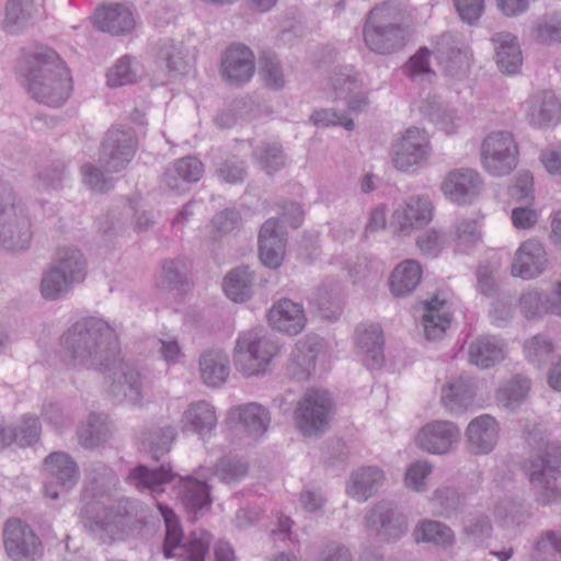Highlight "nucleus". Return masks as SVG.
I'll return each mask as SVG.
<instances>
[{"mask_svg": "<svg viewBox=\"0 0 561 561\" xmlns=\"http://www.w3.org/2000/svg\"><path fill=\"white\" fill-rule=\"evenodd\" d=\"M30 19L31 13L21 0L7 1L4 27L9 33H18Z\"/></svg>", "mask_w": 561, "mask_h": 561, "instance_id": "nucleus-60", "label": "nucleus"}, {"mask_svg": "<svg viewBox=\"0 0 561 561\" xmlns=\"http://www.w3.org/2000/svg\"><path fill=\"white\" fill-rule=\"evenodd\" d=\"M548 259L543 245L534 239L523 242L515 253L512 275L523 279L539 276L546 268Z\"/></svg>", "mask_w": 561, "mask_h": 561, "instance_id": "nucleus-21", "label": "nucleus"}, {"mask_svg": "<svg viewBox=\"0 0 561 561\" xmlns=\"http://www.w3.org/2000/svg\"><path fill=\"white\" fill-rule=\"evenodd\" d=\"M60 343L73 366L88 369H110L121 355L115 330L105 320L96 317L76 321L61 335Z\"/></svg>", "mask_w": 561, "mask_h": 561, "instance_id": "nucleus-2", "label": "nucleus"}, {"mask_svg": "<svg viewBox=\"0 0 561 561\" xmlns=\"http://www.w3.org/2000/svg\"><path fill=\"white\" fill-rule=\"evenodd\" d=\"M110 433L106 417L98 413H90L87 421L77 431L79 443L84 448H95L104 444L108 439Z\"/></svg>", "mask_w": 561, "mask_h": 561, "instance_id": "nucleus-41", "label": "nucleus"}, {"mask_svg": "<svg viewBox=\"0 0 561 561\" xmlns=\"http://www.w3.org/2000/svg\"><path fill=\"white\" fill-rule=\"evenodd\" d=\"M431 152L425 130L410 127L392 147V162L399 171H410L427 160Z\"/></svg>", "mask_w": 561, "mask_h": 561, "instance_id": "nucleus-16", "label": "nucleus"}, {"mask_svg": "<svg viewBox=\"0 0 561 561\" xmlns=\"http://www.w3.org/2000/svg\"><path fill=\"white\" fill-rule=\"evenodd\" d=\"M96 25L103 32L121 35L134 30L135 20L127 7L115 3L98 10Z\"/></svg>", "mask_w": 561, "mask_h": 561, "instance_id": "nucleus-31", "label": "nucleus"}, {"mask_svg": "<svg viewBox=\"0 0 561 561\" xmlns=\"http://www.w3.org/2000/svg\"><path fill=\"white\" fill-rule=\"evenodd\" d=\"M383 472L377 467L363 468L352 474V484L347 492L359 502L366 501L379 488Z\"/></svg>", "mask_w": 561, "mask_h": 561, "instance_id": "nucleus-40", "label": "nucleus"}, {"mask_svg": "<svg viewBox=\"0 0 561 561\" xmlns=\"http://www.w3.org/2000/svg\"><path fill=\"white\" fill-rule=\"evenodd\" d=\"M524 351L528 362L539 368L551 359L554 346L550 339L537 334L525 342Z\"/></svg>", "mask_w": 561, "mask_h": 561, "instance_id": "nucleus-53", "label": "nucleus"}, {"mask_svg": "<svg viewBox=\"0 0 561 561\" xmlns=\"http://www.w3.org/2000/svg\"><path fill=\"white\" fill-rule=\"evenodd\" d=\"M3 545L8 557L13 561L34 557L42 546L31 526L19 518H10L5 522Z\"/></svg>", "mask_w": 561, "mask_h": 561, "instance_id": "nucleus-18", "label": "nucleus"}, {"mask_svg": "<svg viewBox=\"0 0 561 561\" xmlns=\"http://www.w3.org/2000/svg\"><path fill=\"white\" fill-rule=\"evenodd\" d=\"M402 231L427 225L433 217V205L427 196H412L405 203L402 213H397Z\"/></svg>", "mask_w": 561, "mask_h": 561, "instance_id": "nucleus-36", "label": "nucleus"}, {"mask_svg": "<svg viewBox=\"0 0 561 561\" xmlns=\"http://www.w3.org/2000/svg\"><path fill=\"white\" fill-rule=\"evenodd\" d=\"M422 321L425 337L428 341H436L442 339L446 330L449 328L451 314L449 312L424 313Z\"/></svg>", "mask_w": 561, "mask_h": 561, "instance_id": "nucleus-62", "label": "nucleus"}, {"mask_svg": "<svg viewBox=\"0 0 561 561\" xmlns=\"http://www.w3.org/2000/svg\"><path fill=\"white\" fill-rule=\"evenodd\" d=\"M484 169L493 176L510 174L517 165L518 148L508 131L491 133L482 142Z\"/></svg>", "mask_w": 561, "mask_h": 561, "instance_id": "nucleus-12", "label": "nucleus"}, {"mask_svg": "<svg viewBox=\"0 0 561 561\" xmlns=\"http://www.w3.org/2000/svg\"><path fill=\"white\" fill-rule=\"evenodd\" d=\"M255 273L248 265L231 270L224 278L222 288L226 296L234 302H244L253 295Z\"/></svg>", "mask_w": 561, "mask_h": 561, "instance_id": "nucleus-34", "label": "nucleus"}, {"mask_svg": "<svg viewBox=\"0 0 561 561\" xmlns=\"http://www.w3.org/2000/svg\"><path fill=\"white\" fill-rule=\"evenodd\" d=\"M176 437V430L172 425L153 427L142 434L141 446L150 457L159 461L168 454Z\"/></svg>", "mask_w": 561, "mask_h": 561, "instance_id": "nucleus-39", "label": "nucleus"}, {"mask_svg": "<svg viewBox=\"0 0 561 561\" xmlns=\"http://www.w3.org/2000/svg\"><path fill=\"white\" fill-rule=\"evenodd\" d=\"M495 61L499 69L506 75H515L523 65V55L516 36L500 32L493 35Z\"/></svg>", "mask_w": 561, "mask_h": 561, "instance_id": "nucleus-29", "label": "nucleus"}, {"mask_svg": "<svg viewBox=\"0 0 561 561\" xmlns=\"http://www.w3.org/2000/svg\"><path fill=\"white\" fill-rule=\"evenodd\" d=\"M45 484L47 497L59 499L68 493L79 481V467L77 462L64 451H53L44 459Z\"/></svg>", "mask_w": 561, "mask_h": 561, "instance_id": "nucleus-15", "label": "nucleus"}, {"mask_svg": "<svg viewBox=\"0 0 561 561\" xmlns=\"http://www.w3.org/2000/svg\"><path fill=\"white\" fill-rule=\"evenodd\" d=\"M234 350L236 367L245 376L264 374L272 358L278 353L275 343L253 330L239 335Z\"/></svg>", "mask_w": 561, "mask_h": 561, "instance_id": "nucleus-9", "label": "nucleus"}, {"mask_svg": "<svg viewBox=\"0 0 561 561\" xmlns=\"http://www.w3.org/2000/svg\"><path fill=\"white\" fill-rule=\"evenodd\" d=\"M204 173V164L195 157L187 156L178 159L162 174V183L176 193H183L187 184L196 183Z\"/></svg>", "mask_w": 561, "mask_h": 561, "instance_id": "nucleus-24", "label": "nucleus"}, {"mask_svg": "<svg viewBox=\"0 0 561 561\" xmlns=\"http://www.w3.org/2000/svg\"><path fill=\"white\" fill-rule=\"evenodd\" d=\"M181 501L190 513L208 510L211 505L210 488L205 481L188 478L183 484Z\"/></svg>", "mask_w": 561, "mask_h": 561, "instance_id": "nucleus-43", "label": "nucleus"}, {"mask_svg": "<svg viewBox=\"0 0 561 561\" xmlns=\"http://www.w3.org/2000/svg\"><path fill=\"white\" fill-rule=\"evenodd\" d=\"M431 50L423 46L411 56L402 67L403 73L411 80H416L424 76H435V72L430 66Z\"/></svg>", "mask_w": 561, "mask_h": 561, "instance_id": "nucleus-59", "label": "nucleus"}, {"mask_svg": "<svg viewBox=\"0 0 561 561\" xmlns=\"http://www.w3.org/2000/svg\"><path fill=\"white\" fill-rule=\"evenodd\" d=\"M66 178V164L62 161H55L37 173L36 187L44 192L57 191L62 187Z\"/></svg>", "mask_w": 561, "mask_h": 561, "instance_id": "nucleus-55", "label": "nucleus"}, {"mask_svg": "<svg viewBox=\"0 0 561 561\" xmlns=\"http://www.w3.org/2000/svg\"><path fill=\"white\" fill-rule=\"evenodd\" d=\"M473 391L463 380H455L442 388V403L450 412H461L472 404Z\"/></svg>", "mask_w": 561, "mask_h": 561, "instance_id": "nucleus-45", "label": "nucleus"}, {"mask_svg": "<svg viewBox=\"0 0 561 561\" xmlns=\"http://www.w3.org/2000/svg\"><path fill=\"white\" fill-rule=\"evenodd\" d=\"M531 381L523 375L514 376L499 391L501 402L508 409H516L526 399Z\"/></svg>", "mask_w": 561, "mask_h": 561, "instance_id": "nucleus-48", "label": "nucleus"}, {"mask_svg": "<svg viewBox=\"0 0 561 561\" xmlns=\"http://www.w3.org/2000/svg\"><path fill=\"white\" fill-rule=\"evenodd\" d=\"M422 278V266L417 261L407 260L391 273L390 291L396 297H405L414 291Z\"/></svg>", "mask_w": 561, "mask_h": 561, "instance_id": "nucleus-35", "label": "nucleus"}, {"mask_svg": "<svg viewBox=\"0 0 561 561\" xmlns=\"http://www.w3.org/2000/svg\"><path fill=\"white\" fill-rule=\"evenodd\" d=\"M267 318L273 329L288 335L299 334L307 323L302 305L288 298L276 301L270 309Z\"/></svg>", "mask_w": 561, "mask_h": 561, "instance_id": "nucleus-23", "label": "nucleus"}, {"mask_svg": "<svg viewBox=\"0 0 561 561\" xmlns=\"http://www.w3.org/2000/svg\"><path fill=\"white\" fill-rule=\"evenodd\" d=\"M201 378L208 387H220L230 373L228 355L220 350H207L199 357Z\"/></svg>", "mask_w": 561, "mask_h": 561, "instance_id": "nucleus-30", "label": "nucleus"}, {"mask_svg": "<svg viewBox=\"0 0 561 561\" xmlns=\"http://www.w3.org/2000/svg\"><path fill=\"white\" fill-rule=\"evenodd\" d=\"M333 411L334 401L328 391L308 390L295 410L296 425L307 436L322 434L329 426Z\"/></svg>", "mask_w": 561, "mask_h": 561, "instance_id": "nucleus-10", "label": "nucleus"}, {"mask_svg": "<svg viewBox=\"0 0 561 561\" xmlns=\"http://www.w3.org/2000/svg\"><path fill=\"white\" fill-rule=\"evenodd\" d=\"M466 434L474 454H489L497 443L499 424L493 416L482 414L468 424Z\"/></svg>", "mask_w": 561, "mask_h": 561, "instance_id": "nucleus-26", "label": "nucleus"}, {"mask_svg": "<svg viewBox=\"0 0 561 561\" xmlns=\"http://www.w3.org/2000/svg\"><path fill=\"white\" fill-rule=\"evenodd\" d=\"M526 473L539 504L546 506L561 502V443H548L542 450L531 456Z\"/></svg>", "mask_w": 561, "mask_h": 561, "instance_id": "nucleus-6", "label": "nucleus"}, {"mask_svg": "<svg viewBox=\"0 0 561 561\" xmlns=\"http://www.w3.org/2000/svg\"><path fill=\"white\" fill-rule=\"evenodd\" d=\"M183 431H191L201 437L209 434L217 424L214 407L205 400L193 402L183 413Z\"/></svg>", "mask_w": 561, "mask_h": 561, "instance_id": "nucleus-33", "label": "nucleus"}, {"mask_svg": "<svg viewBox=\"0 0 561 561\" xmlns=\"http://www.w3.org/2000/svg\"><path fill=\"white\" fill-rule=\"evenodd\" d=\"M214 167L218 181L225 184H242L249 175L247 160L234 153L219 158L215 161Z\"/></svg>", "mask_w": 561, "mask_h": 561, "instance_id": "nucleus-42", "label": "nucleus"}, {"mask_svg": "<svg viewBox=\"0 0 561 561\" xmlns=\"http://www.w3.org/2000/svg\"><path fill=\"white\" fill-rule=\"evenodd\" d=\"M249 471L247 461L237 457H222L216 465L215 476L222 482L230 484L241 481Z\"/></svg>", "mask_w": 561, "mask_h": 561, "instance_id": "nucleus-54", "label": "nucleus"}, {"mask_svg": "<svg viewBox=\"0 0 561 561\" xmlns=\"http://www.w3.org/2000/svg\"><path fill=\"white\" fill-rule=\"evenodd\" d=\"M24 85L32 99L48 106L62 105L72 90L70 70L49 47H37L21 69Z\"/></svg>", "mask_w": 561, "mask_h": 561, "instance_id": "nucleus-3", "label": "nucleus"}, {"mask_svg": "<svg viewBox=\"0 0 561 561\" xmlns=\"http://www.w3.org/2000/svg\"><path fill=\"white\" fill-rule=\"evenodd\" d=\"M331 83L337 99L347 98L358 87L357 72L352 66H339L333 71Z\"/></svg>", "mask_w": 561, "mask_h": 561, "instance_id": "nucleus-58", "label": "nucleus"}, {"mask_svg": "<svg viewBox=\"0 0 561 561\" xmlns=\"http://www.w3.org/2000/svg\"><path fill=\"white\" fill-rule=\"evenodd\" d=\"M561 104L550 90L535 94L529 102L527 119L531 126L548 128L559 121Z\"/></svg>", "mask_w": 561, "mask_h": 561, "instance_id": "nucleus-28", "label": "nucleus"}, {"mask_svg": "<svg viewBox=\"0 0 561 561\" xmlns=\"http://www.w3.org/2000/svg\"><path fill=\"white\" fill-rule=\"evenodd\" d=\"M253 162L266 174L273 175L285 167L286 154L282 144L261 141L252 150Z\"/></svg>", "mask_w": 561, "mask_h": 561, "instance_id": "nucleus-38", "label": "nucleus"}, {"mask_svg": "<svg viewBox=\"0 0 561 561\" xmlns=\"http://www.w3.org/2000/svg\"><path fill=\"white\" fill-rule=\"evenodd\" d=\"M175 477L170 463H161L157 468L139 463L129 470L126 482L137 490L162 492L161 486L172 482Z\"/></svg>", "mask_w": 561, "mask_h": 561, "instance_id": "nucleus-27", "label": "nucleus"}, {"mask_svg": "<svg viewBox=\"0 0 561 561\" xmlns=\"http://www.w3.org/2000/svg\"><path fill=\"white\" fill-rule=\"evenodd\" d=\"M356 344L365 354L364 364L368 369H378L385 363V339L380 324H359L356 327Z\"/></svg>", "mask_w": 561, "mask_h": 561, "instance_id": "nucleus-25", "label": "nucleus"}, {"mask_svg": "<svg viewBox=\"0 0 561 561\" xmlns=\"http://www.w3.org/2000/svg\"><path fill=\"white\" fill-rule=\"evenodd\" d=\"M432 504L438 516L450 518L463 511L466 497L455 488L442 486L435 491Z\"/></svg>", "mask_w": 561, "mask_h": 561, "instance_id": "nucleus-46", "label": "nucleus"}, {"mask_svg": "<svg viewBox=\"0 0 561 561\" xmlns=\"http://www.w3.org/2000/svg\"><path fill=\"white\" fill-rule=\"evenodd\" d=\"M469 360L480 368H490L504 359V343L493 335H482L469 346Z\"/></svg>", "mask_w": 561, "mask_h": 561, "instance_id": "nucleus-32", "label": "nucleus"}, {"mask_svg": "<svg viewBox=\"0 0 561 561\" xmlns=\"http://www.w3.org/2000/svg\"><path fill=\"white\" fill-rule=\"evenodd\" d=\"M413 536L416 542H432L443 547L451 546L455 541V534L449 526L431 519L421 522Z\"/></svg>", "mask_w": 561, "mask_h": 561, "instance_id": "nucleus-44", "label": "nucleus"}, {"mask_svg": "<svg viewBox=\"0 0 561 561\" xmlns=\"http://www.w3.org/2000/svg\"><path fill=\"white\" fill-rule=\"evenodd\" d=\"M259 65V73L268 89L279 91L285 87L283 67L276 55L264 53Z\"/></svg>", "mask_w": 561, "mask_h": 561, "instance_id": "nucleus-49", "label": "nucleus"}, {"mask_svg": "<svg viewBox=\"0 0 561 561\" xmlns=\"http://www.w3.org/2000/svg\"><path fill=\"white\" fill-rule=\"evenodd\" d=\"M533 561H561V533L549 530L535 543Z\"/></svg>", "mask_w": 561, "mask_h": 561, "instance_id": "nucleus-52", "label": "nucleus"}, {"mask_svg": "<svg viewBox=\"0 0 561 561\" xmlns=\"http://www.w3.org/2000/svg\"><path fill=\"white\" fill-rule=\"evenodd\" d=\"M463 533L473 545H483L493 533L490 517L483 513L469 515L463 524Z\"/></svg>", "mask_w": 561, "mask_h": 561, "instance_id": "nucleus-51", "label": "nucleus"}, {"mask_svg": "<svg viewBox=\"0 0 561 561\" xmlns=\"http://www.w3.org/2000/svg\"><path fill=\"white\" fill-rule=\"evenodd\" d=\"M32 238L31 220L15 204L12 188L0 185V247L10 252L25 251Z\"/></svg>", "mask_w": 561, "mask_h": 561, "instance_id": "nucleus-7", "label": "nucleus"}, {"mask_svg": "<svg viewBox=\"0 0 561 561\" xmlns=\"http://www.w3.org/2000/svg\"><path fill=\"white\" fill-rule=\"evenodd\" d=\"M481 230L478 220L461 218L455 224V241L459 251L466 252L481 241Z\"/></svg>", "mask_w": 561, "mask_h": 561, "instance_id": "nucleus-56", "label": "nucleus"}, {"mask_svg": "<svg viewBox=\"0 0 561 561\" xmlns=\"http://www.w3.org/2000/svg\"><path fill=\"white\" fill-rule=\"evenodd\" d=\"M112 382L108 393L117 403L138 405L144 399V376L135 365L125 362L121 355L112 368L102 370Z\"/></svg>", "mask_w": 561, "mask_h": 561, "instance_id": "nucleus-14", "label": "nucleus"}, {"mask_svg": "<svg viewBox=\"0 0 561 561\" xmlns=\"http://www.w3.org/2000/svg\"><path fill=\"white\" fill-rule=\"evenodd\" d=\"M157 61L172 75L183 73L186 68L180 47L170 38L160 42L157 50Z\"/></svg>", "mask_w": 561, "mask_h": 561, "instance_id": "nucleus-50", "label": "nucleus"}, {"mask_svg": "<svg viewBox=\"0 0 561 561\" xmlns=\"http://www.w3.org/2000/svg\"><path fill=\"white\" fill-rule=\"evenodd\" d=\"M408 26L388 3L373 8L363 25V39L366 47L378 55H390L405 46Z\"/></svg>", "mask_w": 561, "mask_h": 561, "instance_id": "nucleus-4", "label": "nucleus"}, {"mask_svg": "<svg viewBox=\"0 0 561 561\" xmlns=\"http://www.w3.org/2000/svg\"><path fill=\"white\" fill-rule=\"evenodd\" d=\"M115 480L114 471L105 463L90 465L83 496L91 500L83 506L81 515L84 527L104 543L122 539L138 522V501L121 499L110 507L99 501L110 494Z\"/></svg>", "mask_w": 561, "mask_h": 561, "instance_id": "nucleus-1", "label": "nucleus"}, {"mask_svg": "<svg viewBox=\"0 0 561 561\" xmlns=\"http://www.w3.org/2000/svg\"><path fill=\"white\" fill-rule=\"evenodd\" d=\"M482 187L480 174L469 168L450 171L442 183L443 193L458 205L471 204L481 193Z\"/></svg>", "mask_w": 561, "mask_h": 561, "instance_id": "nucleus-19", "label": "nucleus"}, {"mask_svg": "<svg viewBox=\"0 0 561 561\" xmlns=\"http://www.w3.org/2000/svg\"><path fill=\"white\" fill-rule=\"evenodd\" d=\"M187 266L181 259L165 260L162 264L161 273L157 285L167 290H174L187 284Z\"/></svg>", "mask_w": 561, "mask_h": 561, "instance_id": "nucleus-47", "label": "nucleus"}, {"mask_svg": "<svg viewBox=\"0 0 561 561\" xmlns=\"http://www.w3.org/2000/svg\"><path fill=\"white\" fill-rule=\"evenodd\" d=\"M312 561H354V558L345 545L331 540L320 547Z\"/></svg>", "mask_w": 561, "mask_h": 561, "instance_id": "nucleus-64", "label": "nucleus"}, {"mask_svg": "<svg viewBox=\"0 0 561 561\" xmlns=\"http://www.w3.org/2000/svg\"><path fill=\"white\" fill-rule=\"evenodd\" d=\"M460 431L449 421H434L424 425L417 433L416 444L423 450L443 455L459 442Z\"/></svg>", "mask_w": 561, "mask_h": 561, "instance_id": "nucleus-20", "label": "nucleus"}, {"mask_svg": "<svg viewBox=\"0 0 561 561\" xmlns=\"http://www.w3.org/2000/svg\"><path fill=\"white\" fill-rule=\"evenodd\" d=\"M424 114L428 117L438 129L446 135L455 133V114L454 111L443 106L439 103H428L424 108Z\"/></svg>", "mask_w": 561, "mask_h": 561, "instance_id": "nucleus-61", "label": "nucleus"}, {"mask_svg": "<svg viewBox=\"0 0 561 561\" xmlns=\"http://www.w3.org/2000/svg\"><path fill=\"white\" fill-rule=\"evenodd\" d=\"M536 31L537 38L542 43H561V10L546 15Z\"/></svg>", "mask_w": 561, "mask_h": 561, "instance_id": "nucleus-63", "label": "nucleus"}, {"mask_svg": "<svg viewBox=\"0 0 561 561\" xmlns=\"http://www.w3.org/2000/svg\"><path fill=\"white\" fill-rule=\"evenodd\" d=\"M136 71L131 66V57L124 55L107 70L106 82L111 88H118L136 82Z\"/></svg>", "mask_w": 561, "mask_h": 561, "instance_id": "nucleus-57", "label": "nucleus"}, {"mask_svg": "<svg viewBox=\"0 0 561 561\" xmlns=\"http://www.w3.org/2000/svg\"><path fill=\"white\" fill-rule=\"evenodd\" d=\"M365 528L380 541H397L408 531V519L393 502L381 501L365 515Z\"/></svg>", "mask_w": 561, "mask_h": 561, "instance_id": "nucleus-13", "label": "nucleus"}, {"mask_svg": "<svg viewBox=\"0 0 561 561\" xmlns=\"http://www.w3.org/2000/svg\"><path fill=\"white\" fill-rule=\"evenodd\" d=\"M222 78L234 87L248 83L255 72V57L252 49L242 43L230 44L221 55Z\"/></svg>", "mask_w": 561, "mask_h": 561, "instance_id": "nucleus-17", "label": "nucleus"}, {"mask_svg": "<svg viewBox=\"0 0 561 561\" xmlns=\"http://www.w3.org/2000/svg\"><path fill=\"white\" fill-rule=\"evenodd\" d=\"M160 513L165 524L163 554L167 559L185 557L188 561H205L208 553L211 535L206 530L193 531L184 541V533L173 510L159 504Z\"/></svg>", "mask_w": 561, "mask_h": 561, "instance_id": "nucleus-8", "label": "nucleus"}, {"mask_svg": "<svg viewBox=\"0 0 561 561\" xmlns=\"http://www.w3.org/2000/svg\"><path fill=\"white\" fill-rule=\"evenodd\" d=\"M321 350V342L317 335H308L299 340L287 365V374L291 379L306 381L316 368V360Z\"/></svg>", "mask_w": 561, "mask_h": 561, "instance_id": "nucleus-22", "label": "nucleus"}, {"mask_svg": "<svg viewBox=\"0 0 561 561\" xmlns=\"http://www.w3.org/2000/svg\"><path fill=\"white\" fill-rule=\"evenodd\" d=\"M229 415L237 417L245 432L252 436L266 432L271 421L268 410L254 402L231 409Z\"/></svg>", "mask_w": 561, "mask_h": 561, "instance_id": "nucleus-37", "label": "nucleus"}, {"mask_svg": "<svg viewBox=\"0 0 561 561\" xmlns=\"http://www.w3.org/2000/svg\"><path fill=\"white\" fill-rule=\"evenodd\" d=\"M137 137L130 127L111 128L100 147L99 162L104 171L117 173L127 168L137 150Z\"/></svg>", "mask_w": 561, "mask_h": 561, "instance_id": "nucleus-11", "label": "nucleus"}, {"mask_svg": "<svg viewBox=\"0 0 561 561\" xmlns=\"http://www.w3.org/2000/svg\"><path fill=\"white\" fill-rule=\"evenodd\" d=\"M87 276V260L76 248H62L49 268L43 273L41 282L42 296L47 300L65 297L73 286L81 284Z\"/></svg>", "mask_w": 561, "mask_h": 561, "instance_id": "nucleus-5", "label": "nucleus"}]
</instances>
